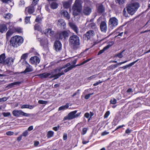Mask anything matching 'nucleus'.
<instances>
[{"label":"nucleus","instance_id":"obj_1","mask_svg":"<svg viewBox=\"0 0 150 150\" xmlns=\"http://www.w3.org/2000/svg\"><path fill=\"white\" fill-rule=\"evenodd\" d=\"M81 64H79L74 65H71L70 63H68L63 66L62 67H60L59 68L54 69L53 70V71L51 72V74L52 75L49 77V78H54V79H57L61 76L64 74V73L62 72L60 73L61 70L62 69L67 67L64 71V72L66 73L71 70L73 68L82 65Z\"/></svg>","mask_w":150,"mask_h":150},{"label":"nucleus","instance_id":"obj_2","mask_svg":"<svg viewBox=\"0 0 150 150\" xmlns=\"http://www.w3.org/2000/svg\"><path fill=\"white\" fill-rule=\"evenodd\" d=\"M69 40V45L73 49L76 50L80 48V39L77 36L73 35L70 36Z\"/></svg>","mask_w":150,"mask_h":150},{"label":"nucleus","instance_id":"obj_3","mask_svg":"<svg viewBox=\"0 0 150 150\" xmlns=\"http://www.w3.org/2000/svg\"><path fill=\"white\" fill-rule=\"evenodd\" d=\"M23 41V39L22 37L15 35L12 37L10 42L11 45L14 47H16L22 44Z\"/></svg>","mask_w":150,"mask_h":150},{"label":"nucleus","instance_id":"obj_4","mask_svg":"<svg viewBox=\"0 0 150 150\" xmlns=\"http://www.w3.org/2000/svg\"><path fill=\"white\" fill-rule=\"evenodd\" d=\"M81 0H76L73 7V14L74 16L77 15L82 10Z\"/></svg>","mask_w":150,"mask_h":150},{"label":"nucleus","instance_id":"obj_5","mask_svg":"<svg viewBox=\"0 0 150 150\" xmlns=\"http://www.w3.org/2000/svg\"><path fill=\"white\" fill-rule=\"evenodd\" d=\"M139 7V4L137 2H134L129 4L127 6V11L129 13L134 14Z\"/></svg>","mask_w":150,"mask_h":150},{"label":"nucleus","instance_id":"obj_6","mask_svg":"<svg viewBox=\"0 0 150 150\" xmlns=\"http://www.w3.org/2000/svg\"><path fill=\"white\" fill-rule=\"evenodd\" d=\"M77 112V110H74L70 112L68 114L67 116L65 117H64V119L65 120H71L79 117L81 112H80L76 114Z\"/></svg>","mask_w":150,"mask_h":150},{"label":"nucleus","instance_id":"obj_7","mask_svg":"<svg viewBox=\"0 0 150 150\" xmlns=\"http://www.w3.org/2000/svg\"><path fill=\"white\" fill-rule=\"evenodd\" d=\"M118 24V20L115 17L110 18L108 22L109 26L112 29H113L116 27Z\"/></svg>","mask_w":150,"mask_h":150},{"label":"nucleus","instance_id":"obj_8","mask_svg":"<svg viewBox=\"0 0 150 150\" xmlns=\"http://www.w3.org/2000/svg\"><path fill=\"white\" fill-rule=\"evenodd\" d=\"M12 114L14 116L17 117L21 116L28 117L30 115L29 114L25 113L21 110H14L12 112Z\"/></svg>","mask_w":150,"mask_h":150},{"label":"nucleus","instance_id":"obj_9","mask_svg":"<svg viewBox=\"0 0 150 150\" xmlns=\"http://www.w3.org/2000/svg\"><path fill=\"white\" fill-rule=\"evenodd\" d=\"M34 6V5H33L32 4L30 6L26 7L25 11V14L28 15V13L31 14L33 13L35 11Z\"/></svg>","mask_w":150,"mask_h":150},{"label":"nucleus","instance_id":"obj_10","mask_svg":"<svg viewBox=\"0 0 150 150\" xmlns=\"http://www.w3.org/2000/svg\"><path fill=\"white\" fill-rule=\"evenodd\" d=\"M69 36V33L67 31L64 30L60 33L59 34V38L60 40H65Z\"/></svg>","mask_w":150,"mask_h":150},{"label":"nucleus","instance_id":"obj_11","mask_svg":"<svg viewBox=\"0 0 150 150\" xmlns=\"http://www.w3.org/2000/svg\"><path fill=\"white\" fill-rule=\"evenodd\" d=\"M54 46L55 50L57 52L59 51L62 49V45L59 40H56L55 42Z\"/></svg>","mask_w":150,"mask_h":150},{"label":"nucleus","instance_id":"obj_12","mask_svg":"<svg viewBox=\"0 0 150 150\" xmlns=\"http://www.w3.org/2000/svg\"><path fill=\"white\" fill-rule=\"evenodd\" d=\"M130 60H131V59H129V60H126L124 61L117 63L115 64L114 65H112L108 67L107 69L109 70H113L114 69H115V68H116V67H117L118 66L122 64H123L125 63H126L128 61H129Z\"/></svg>","mask_w":150,"mask_h":150},{"label":"nucleus","instance_id":"obj_13","mask_svg":"<svg viewBox=\"0 0 150 150\" xmlns=\"http://www.w3.org/2000/svg\"><path fill=\"white\" fill-rule=\"evenodd\" d=\"M100 28L101 32L105 33L107 29V24L104 21H102L100 25Z\"/></svg>","mask_w":150,"mask_h":150},{"label":"nucleus","instance_id":"obj_14","mask_svg":"<svg viewBox=\"0 0 150 150\" xmlns=\"http://www.w3.org/2000/svg\"><path fill=\"white\" fill-rule=\"evenodd\" d=\"M92 11V8L89 6H84L83 10V13L86 16L90 14Z\"/></svg>","mask_w":150,"mask_h":150},{"label":"nucleus","instance_id":"obj_15","mask_svg":"<svg viewBox=\"0 0 150 150\" xmlns=\"http://www.w3.org/2000/svg\"><path fill=\"white\" fill-rule=\"evenodd\" d=\"M30 62L32 64H34L35 63L37 64L40 63V60L38 57L35 56L31 57L30 59Z\"/></svg>","mask_w":150,"mask_h":150},{"label":"nucleus","instance_id":"obj_16","mask_svg":"<svg viewBox=\"0 0 150 150\" xmlns=\"http://www.w3.org/2000/svg\"><path fill=\"white\" fill-rule=\"evenodd\" d=\"M95 35L94 32L92 30H90L88 31L84 35L85 38H87L88 40L90 39L93 37Z\"/></svg>","mask_w":150,"mask_h":150},{"label":"nucleus","instance_id":"obj_17","mask_svg":"<svg viewBox=\"0 0 150 150\" xmlns=\"http://www.w3.org/2000/svg\"><path fill=\"white\" fill-rule=\"evenodd\" d=\"M26 68L25 70L24 71L20 72L19 73L20 74L25 73L33 71V67L29 64L27 63L26 64Z\"/></svg>","mask_w":150,"mask_h":150},{"label":"nucleus","instance_id":"obj_18","mask_svg":"<svg viewBox=\"0 0 150 150\" xmlns=\"http://www.w3.org/2000/svg\"><path fill=\"white\" fill-rule=\"evenodd\" d=\"M44 32L45 34L46 35L48 36L50 35L51 37H53L54 36V32L51 28H48L45 29L44 31Z\"/></svg>","mask_w":150,"mask_h":150},{"label":"nucleus","instance_id":"obj_19","mask_svg":"<svg viewBox=\"0 0 150 150\" xmlns=\"http://www.w3.org/2000/svg\"><path fill=\"white\" fill-rule=\"evenodd\" d=\"M14 62V59L12 58H7L5 61L4 64H7L8 66L12 65Z\"/></svg>","mask_w":150,"mask_h":150},{"label":"nucleus","instance_id":"obj_20","mask_svg":"<svg viewBox=\"0 0 150 150\" xmlns=\"http://www.w3.org/2000/svg\"><path fill=\"white\" fill-rule=\"evenodd\" d=\"M69 26L77 34L78 33V28L77 26L74 24L72 23H69Z\"/></svg>","mask_w":150,"mask_h":150},{"label":"nucleus","instance_id":"obj_21","mask_svg":"<svg viewBox=\"0 0 150 150\" xmlns=\"http://www.w3.org/2000/svg\"><path fill=\"white\" fill-rule=\"evenodd\" d=\"M110 43V44L106 46L105 47L103 50H100L98 53V55H100L103 53L105 50L109 48V47L114 44L113 42H111Z\"/></svg>","mask_w":150,"mask_h":150},{"label":"nucleus","instance_id":"obj_22","mask_svg":"<svg viewBox=\"0 0 150 150\" xmlns=\"http://www.w3.org/2000/svg\"><path fill=\"white\" fill-rule=\"evenodd\" d=\"M14 33L13 28H9L8 30L6 33V38H8L13 33Z\"/></svg>","mask_w":150,"mask_h":150},{"label":"nucleus","instance_id":"obj_23","mask_svg":"<svg viewBox=\"0 0 150 150\" xmlns=\"http://www.w3.org/2000/svg\"><path fill=\"white\" fill-rule=\"evenodd\" d=\"M7 29V27L6 25L4 24L0 25V32L3 33L6 31Z\"/></svg>","mask_w":150,"mask_h":150},{"label":"nucleus","instance_id":"obj_24","mask_svg":"<svg viewBox=\"0 0 150 150\" xmlns=\"http://www.w3.org/2000/svg\"><path fill=\"white\" fill-rule=\"evenodd\" d=\"M96 6L98 8V11L99 13H102L104 11V8L103 5L98 4H97Z\"/></svg>","mask_w":150,"mask_h":150},{"label":"nucleus","instance_id":"obj_25","mask_svg":"<svg viewBox=\"0 0 150 150\" xmlns=\"http://www.w3.org/2000/svg\"><path fill=\"white\" fill-rule=\"evenodd\" d=\"M72 1V0H69L68 1L64 2L63 3L64 7L66 8H69L71 4Z\"/></svg>","mask_w":150,"mask_h":150},{"label":"nucleus","instance_id":"obj_26","mask_svg":"<svg viewBox=\"0 0 150 150\" xmlns=\"http://www.w3.org/2000/svg\"><path fill=\"white\" fill-rule=\"evenodd\" d=\"M51 75L50 73H47L46 72L42 74H39L37 76H39L41 78H45L48 77Z\"/></svg>","mask_w":150,"mask_h":150},{"label":"nucleus","instance_id":"obj_27","mask_svg":"<svg viewBox=\"0 0 150 150\" xmlns=\"http://www.w3.org/2000/svg\"><path fill=\"white\" fill-rule=\"evenodd\" d=\"M62 14L67 19H70L69 15L67 11L63 10L62 11Z\"/></svg>","mask_w":150,"mask_h":150},{"label":"nucleus","instance_id":"obj_28","mask_svg":"<svg viewBox=\"0 0 150 150\" xmlns=\"http://www.w3.org/2000/svg\"><path fill=\"white\" fill-rule=\"evenodd\" d=\"M5 59V54H3L0 55V63L4 64Z\"/></svg>","mask_w":150,"mask_h":150},{"label":"nucleus","instance_id":"obj_29","mask_svg":"<svg viewBox=\"0 0 150 150\" xmlns=\"http://www.w3.org/2000/svg\"><path fill=\"white\" fill-rule=\"evenodd\" d=\"M34 106L31 105H22L21 108L22 109L23 108H28L30 109H32L33 108Z\"/></svg>","mask_w":150,"mask_h":150},{"label":"nucleus","instance_id":"obj_30","mask_svg":"<svg viewBox=\"0 0 150 150\" xmlns=\"http://www.w3.org/2000/svg\"><path fill=\"white\" fill-rule=\"evenodd\" d=\"M57 24L60 25L61 26H64L66 25L64 20L62 19L58 20Z\"/></svg>","mask_w":150,"mask_h":150},{"label":"nucleus","instance_id":"obj_31","mask_svg":"<svg viewBox=\"0 0 150 150\" xmlns=\"http://www.w3.org/2000/svg\"><path fill=\"white\" fill-rule=\"evenodd\" d=\"M21 83V82H16L9 84L8 87L10 88H12L15 85H19Z\"/></svg>","mask_w":150,"mask_h":150},{"label":"nucleus","instance_id":"obj_32","mask_svg":"<svg viewBox=\"0 0 150 150\" xmlns=\"http://www.w3.org/2000/svg\"><path fill=\"white\" fill-rule=\"evenodd\" d=\"M14 33H21L22 32V29L20 27H13Z\"/></svg>","mask_w":150,"mask_h":150},{"label":"nucleus","instance_id":"obj_33","mask_svg":"<svg viewBox=\"0 0 150 150\" xmlns=\"http://www.w3.org/2000/svg\"><path fill=\"white\" fill-rule=\"evenodd\" d=\"M54 134V132L52 131H49L47 133V137L48 138L51 137L53 136Z\"/></svg>","mask_w":150,"mask_h":150},{"label":"nucleus","instance_id":"obj_34","mask_svg":"<svg viewBox=\"0 0 150 150\" xmlns=\"http://www.w3.org/2000/svg\"><path fill=\"white\" fill-rule=\"evenodd\" d=\"M34 29L35 30L41 31L42 29L40 26L38 24H36L34 26Z\"/></svg>","mask_w":150,"mask_h":150},{"label":"nucleus","instance_id":"obj_35","mask_svg":"<svg viewBox=\"0 0 150 150\" xmlns=\"http://www.w3.org/2000/svg\"><path fill=\"white\" fill-rule=\"evenodd\" d=\"M69 107V104L67 103L66 105L60 107L59 108V110H62L67 109Z\"/></svg>","mask_w":150,"mask_h":150},{"label":"nucleus","instance_id":"obj_36","mask_svg":"<svg viewBox=\"0 0 150 150\" xmlns=\"http://www.w3.org/2000/svg\"><path fill=\"white\" fill-rule=\"evenodd\" d=\"M58 4L56 2H52L51 4V8L53 9H55L57 8Z\"/></svg>","mask_w":150,"mask_h":150},{"label":"nucleus","instance_id":"obj_37","mask_svg":"<svg viewBox=\"0 0 150 150\" xmlns=\"http://www.w3.org/2000/svg\"><path fill=\"white\" fill-rule=\"evenodd\" d=\"M124 51L125 50H123L121 52H120L119 53L115 55V57H117L120 58H122L123 57L122 53L124 52Z\"/></svg>","mask_w":150,"mask_h":150},{"label":"nucleus","instance_id":"obj_38","mask_svg":"<svg viewBox=\"0 0 150 150\" xmlns=\"http://www.w3.org/2000/svg\"><path fill=\"white\" fill-rule=\"evenodd\" d=\"M12 16V15L11 13H8L4 16V17L5 19H9L11 18Z\"/></svg>","mask_w":150,"mask_h":150},{"label":"nucleus","instance_id":"obj_39","mask_svg":"<svg viewBox=\"0 0 150 150\" xmlns=\"http://www.w3.org/2000/svg\"><path fill=\"white\" fill-rule=\"evenodd\" d=\"M31 18V16H26L25 19V24H28V23H30V18Z\"/></svg>","mask_w":150,"mask_h":150},{"label":"nucleus","instance_id":"obj_40","mask_svg":"<svg viewBox=\"0 0 150 150\" xmlns=\"http://www.w3.org/2000/svg\"><path fill=\"white\" fill-rule=\"evenodd\" d=\"M98 74H96L92 75L91 76H90L87 78V79L88 80H90L91 79H93L96 77L98 75Z\"/></svg>","mask_w":150,"mask_h":150},{"label":"nucleus","instance_id":"obj_41","mask_svg":"<svg viewBox=\"0 0 150 150\" xmlns=\"http://www.w3.org/2000/svg\"><path fill=\"white\" fill-rule=\"evenodd\" d=\"M28 53H26L23 54H22V56L21 57V59H26L28 57Z\"/></svg>","mask_w":150,"mask_h":150},{"label":"nucleus","instance_id":"obj_42","mask_svg":"<svg viewBox=\"0 0 150 150\" xmlns=\"http://www.w3.org/2000/svg\"><path fill=\"white\" fill-rule=\"evenodd\" d=\"M125 0H116V2L119 4L121 5L124 4Z\"/></svg>","mask_w":150,"mask_h":150},{"label":"nucleus","instance_id":"obj_43","mask_svg":"<svg viewBox=\"0 0 150 150\" xmlns=\"http://www.w3.org/2000/svg\"><path fill=\"white\" fill-rule=\"evenodd\" d=\"M131 66H132L131 65L130 63V64H129L128 65L124 66L122 67H120L119 68V69L122 68V69H127V68L128 67H130Z\"/></svg>","mask_w":150,"mask_h":150},{"label":"nucleus","instance_id":"obj_44","mask_svg":"<svg viewBox=\"0 0 150 150\" xmlns=\"http://www.w3.org/2000/svg\"><path fill=\"white\" fill-rule=\"evenodd\" d=\"M39 103L42 104H46L47 103V101H44L43 100H39L38 101Z\"/></svg>","mask_w":150,"mask_h":150},{"label":"nucleus","instance_id":"obj_45","mask_svg":"<svg viewBox=\"0 0 150 150\" xmlns=\"http://www.w3.org/2000/svg\"><path fill=\"white\" fill-rule=\"evenodd\" d=\"M2 114L4 117H8L11 115V114L10 112H8L7 113L3 112Z\"/></svg>","mask_w":150,"mask_h":150},{"label":"nucleus","instance_id":"obj_46","mask_svg":"<svg viewBox=\"0 0 150 150\" xmlns=\"http://www.w3.org/2000/svg\"><path fill=\"white\" fill-rule=\"evenodd\" d=\"M48 43V41L47 39H46L45 40V43L44 45H43V41H41V44L42 45H43L44 46H45L46 47H47V45Z\"/></svg>","mask_w":150,"mask_h":150},{"label":"nucleus","instance_id":"obj_47","mask_svg":"<svg viewBox=\"0 0 150 150\" xmlns=\"http://www.w3.org/2000/svg\"><path fill=\"white\" fill-rule=\"evenodd\" d=\"M8 99V98L6 97H4L0 98V102H2L6 101Z\"/></svg>","mask_w":150,"mask_h":150},{"label":"nucleus","instance_id":"obj_48","mask_svg":"<svg viewBox=\"0 0 150 150\" xmlns=\"http://www.w3.org/2000/svg\"><path fill=\"white\" fill-rule=\"evenodd\" d=\"M42 21V19L40 17L37 16L35 19V21L38 23H40Z\"/></svg>","mask_w":150,"mask_h":150},{"label":"nucleus","instance_id":"obj_49","mask_svg":"<svg viewBox=\"0 0 150 150\" xmlns=\"http://www.w3.org/2000/svg\"><path fill=\"white\" fill-rule=\"evenodd\" d=\"M28 130H25L24 132H23V133L22 135H21L22 136H24V137H25L28 135Z\"/></svg>","mask_w":150,"mask_h":150},{"label":"nucleus","instance_id":"obj_50","mask_svg":"<svg viewBox=\"0 0 150 150\" xmlns=\"http://www.w3.org/2000/svg\"><path fill=\"white\" fill-rule=\"evenodd\" d=\"M104 81H101L100 80H99L98 81L96 82L95 83H94L93 84V85L94 86H96L99 85L100 83H103V82Z\"/></svg>","mask_w":150,"mask_h":150},{"label":"nucleus","instance_id":"obj_51","mask_svg":"<svg viewBox=\"0 0 150 150\" xmlns=\"http://www.w3.org/2000/svg\"><path fill=\"white\" fill-rule=\"evenodd\" d=\"M90 26L93 29L95 28H96V25L94 23H92L90 25Z\"/></svg>","mask_w":150,"mask_h":150},{"label":"nucleus","instance_id":"obj_52","mask_svg":"<svg viewBox=\"0 0 150 150\" xmlns=\"http://www.w3.org/2000/svg\"><path fill=\"white\" fill-rule=\"evenodd\" d=\"M110 103L112 104H115L117 103L116 100L115 98H114L113 99L111 100L110 101Z\"/></svg>","mask_w":150,"mask_h":150},{"label":"nucleus","instance_id":"obj_53","mask_svg":"<svg viewBox=\"0 0 150 150\" xmlns=\"http://www.w3.org/2000/svg\"><path fill=\"white\" fill-rule=\"evenodd\" d=\"M13 134L14 132L11 131L7 132H6V134L8 136H11L13 135Z\"/></svg>","mask_w":150,"mask_h":150},{"label":"nucleus","instance_id":"obj_54","mask_svg":"<svg viewBox=\"0 0 150 150\" xmlns=\"http://www.w3.org/2000/svg\"><path fill=\"white\" fill-rule=\"evenodd\" d=\"M93 93H90L89 94H88L87 95H86L85 96V98L86 99H88L90 97V96L93 94Z\"/></svg>","mask_w":150,"mask_h":150},{"label":"nucleus","instance_id":"obj_55","mask_svg":"<svg viewBox=\"0 0 150 150\" xmlns=\"http://www.w3.org/2000/svg\"><path fill=\"white\" fill-rule=\"evenodd\" d=\"M110 112L109 111H107L105 113V114L104 115V118H107L108 117V116L109 115H110Z\"/></svg>","mask_w":150,"mask_h":150},{"label":"nucleus","instance_id":"obj_56","mask_svg":"<svg viewBox=\"0 0 150 150\" xmlns=\"http://www.w3.org/2000/svg\"><path fill=\"white\" fill-rule=\"evenodd\" d=\"M84 117L87 118H89L90 117V114L89 113H86L84 114Z\"/></svg>","mask_w":150,"mask_h":150},{"label":"nucleus","instance_id":"obj_57","mask_svg":"<svg viewBox=\"0 0 150 150\" xmlns=\"http://www.w3.org/2000/svg\"><path fill=\"white\" fill-rule=\"evenodd\" d=\"M60 126L59 125H57L56 127H54L53 128V129L55 131H57L59 129Z\"/></svg>","mask_w":150,"mask_h":150},{"label":"nucleus","instance_id":"obj_58","mask_svg":"<svg viewBox=\"0 0 150 150\" xmlns=\"http://www.w3.org/2000/svg\"><path fill=\"white\" fill-rule=\"evenodd\" d=\"M67 134L66 133H64L63 136V139L64 140H65L67 139Z\"/></svg>","mask_w":150,"mask_h":150},{"label":"nucleus","instance_id":"obj_59","mask_svg":"<svg viewBox=\"0 0 150 150\" xmlns=\"http://www.w3.org/2000/svg\"><path fill=\"white\" fill-rule=\"evenodd\" d=\"M39 0H33L32 2V5L35 6L37 4Z\"/></svg>","mask_w":150,"mask_h":150},{"label":"nucleus","instance_id":"obj_60","mask_svg":"<svg viewBox=\"0 0 150 150\" xmlns=\"http://www.w3.org/2000/svg\"><path fill=\"white\" fill-rule=\"evenodd\" d=\"M87 129L86 128H83L82 130V131H83L82 134L83 135L85 134L86 133V132H87Z\"/></svg>","mask_w":150,"mask_h":150},{"label":"nucleus","instance_id":"obj_61","mask_svg":"<svg viewBox=\"0 0 150 150\" xmlns=\"http://www.w3.org/2000/svg\"><path fill=\"white\" fill-rule=\"evenodd\" d=\"M90 60H91V59H87L86 60H85L84 61H83L81 63V64H85V63H86V62L89 61Z\"/></svg>","mask_w":150,"mask_h":150},{"label":"nucleus","instance_id":"obj_62","mask_svg":"<svg viewBox=\"0 0 150 150\" xmlns=\"http://www.w3.org/2000/svg\"><path fill=\"white\" fill-rule=\"evenodd\" d=\"M2 2L4 3H7L8 2H12V0H1Z\"/></svg>","mask_w":150,"mask_h":150},{"label":"nucleus","instance_id":"obj_63","mask_svg":"<svg viewBox=\"0 0 150 150\" xmlns=\"http://www.w3.org/2000/svg\"><path fill=\"white\" fill-rule=\"evenodd\" d=\"M109 133V132H107L106 131H104L103 132L102 134L101 135L102 136H104L107 134H108Z\"/></svg>","mask_w":150,"mask_h":150},{"label":"nucleus","instance_id":"obj_64","mask_svg":"<svg viewBox=\"0 0 150 150\" xmlns=\"http://www.w3.org/2000/svg\"><path fill=\"white\" fill-rule=\"evenodd\" d=\"M139 60V59L130 63L131 65L132 66L134 65Z\"/></svg>","mask_w":150,"mask_h":150}]
</instances>
